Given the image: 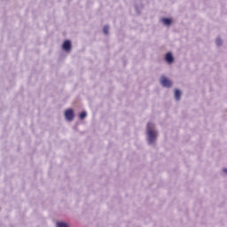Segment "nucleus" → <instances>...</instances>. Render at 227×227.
Instances as JSON below:
<instances>
[{
	"mask_svg": "<svg viewBox=\"0 0 227 227\" xmlns=\"http://www.w3.org/2000/svg\"><path fill=\"white\" fill-rule=\"evenodd\" d=\"M62 47H63L64 51H72V43H70L69 40H67L64 42Z\"/></svg>",
	"mask_w": 227,
	"mask_h": 227,
	"instance_id": "nucleus-4",
	"label": "nucleus"
},
{
	"mask_svg": "<svg viewBox=\"0 0 227 227\" xmlns=\"http://www.w3.org/2000/svg\"><path fill=\"white\" fill-rule=\"evenodd\" d=\"M86 116H88V114H86V112H82L80 114L79 117L80 120H84V118H86Z\"/></svg>",
	"mask_w": 227,
	"mask_h": 227,
	"instance_id": "nucleus-9",
	"label": "nucleus"
},
{
	"mask_svg": "<svg viewBox=\"0 0 227 227\" xmlns=\"http://www.w3.org/2000/svg\"><path fill=\"white\" fill-rule=\"evenodd\" d=\"M160 82L164 86V88H171V81L168 80L166 76H162L160 78Z\"/></svg>",
	"mask_w": 227,
	"mask_h": 227,
	"instance_id": "nucleus-3",
	"label": "nucleus"
},
{
	"mask_svg": "<svg viewBox=\"0 0 227 227\" xmlns=\"http://www.w3.org/2000/svg\"><path fill=\"white\" fill-rule=\"evenodd\" d=\"M216 45H223V41L221 39H216Z\"/></svg>",
	"mask_w": 227,
	"mask_h": 227,
	"instance_id": "nucleus-11",
	"label": "nucleus"
},
{
	"mask_svg": "<svg viewBox=\"0 0 227 227\" xmlns=\"http://www.w3.org/2000/svg\"><path fill=\"white\" fill-rule=\"evenodd\" d=\"M165 61H167V63H168L169 65H171V63H173V61H175V58H173V54H171V52H168L166 54Z\"/></svg>",
	"mask_w": 227,
	"mask_h": 227,
	"instance_id": "nucleus-5",
	"label": "nucleus"
},
{
	"mask_svg": "<svg viewBox=\"0 0 227 227\" xmlns=\"http://www.w3.org/2000/svg\"><path fill=\"white\" fill-rule=\"evenodd\" d=\"M66 120L68 121H73L74 118H75V115L74 114V110L67 109L65 112Z\"/></svg>",
	"mask_w": 227,
	"mask_h": 227,
	"instance_id": "nucleus-2",
	"label": "nucleus"
},
{
	"mask_svg": "<svg viewBox=\"0 0 227 227\" xmlns=\"http://www.w3.org/2000/svg\"><path fill=\"white\" fill-rule=\"evenodd\" d=\"M181 97H182V92L179 90H176V91H175L176 100H180Z\"/></svg>",
	"mask_w": 227,
	"mask_h": 227,
	"instance_id": "nucleus-7",
	"label": "nucleus"
},
{
	"mask_svg": "<svg viewBox=\"0 0 227 227\" xmlns=\"http://www.w3.org/2000/svg\"><path fill=\"white\" fill-rule=\"evenodd\" d=\"M103 31H104L105 35H109V27L105 26L103 28Z\"/></svg>",
	"mask_w": 227,
	"mask_h": 227,
	"instance_id": "nucleus-10",
	"label": "nucleus"
},
{
	"mask_svg": "<svg viewBox=\"0 0 227 227\" xmlns=\"http://www.w3.org/2000/svg\"><path fill=\"white\" fill-rule=\"evenodd\" d=\"M161 21L163 22V24H164L165 26H171V23L173 22V21L171 20V19H168V18H163V19L161 20Z\"/></svg>",
	"mask_w": 227,
	"mask_h": 227,
	"instance_id": "nucleus-6",
	"label": "nucleus"
},
{
	"mask_svg": "<svg viewBox=\"0 0 227 227\" xmlns=\"http://www.w3.org/2000/svg\"><path fill=\"white\" fill-rule=\"evenodd\" d=\"M57 227H70L67 223L58 222Z\"/></svg>",
	"mask_w": 227,
	"mask_h": 227,
	"instance_id": "nucleus-8",
	"label": "nucleus"
},
{
	"mask_svg": "<svg viewBox=\"0 0 227 227\" xmlns=\"http://www.w3.org/2000/svg\"><path fill=\"white\" fill-rule=\"evenodd\" d=\"M223 173H227V168H223Z\"/></svg>",
	"mask_w": 227,
	"mask_h": 227,
	"instance_id": "nucleus-12",
	"label": "nucleus"
},
{
	"mask_svg": "<svg viewBox=\"0 0 227 227\" xmlns=\"http://www.w3.org/2000/svg\"><path fill=\"white\" fill-rule=\"evenodd\" d=\"M153 129V124L152 122H149L147 124V137L149 145L155 143V140L157 139V132H155Z\"/></svg>",
	"mask_w": 227,
	"mask_h": 227,
	"instance_id": "nucleus-1",
	"label": "nucleus"
}]
</instances>
